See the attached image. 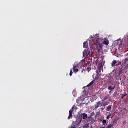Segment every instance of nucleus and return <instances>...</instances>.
<instances>
[{
    "instance_id": "2eb2a0df",
    "label": "nucleus",
    "mask_w": 128,
    "mask_h": 128,
    "mask_svg": "<svg viewBox=\"0 0 128 128\" xmlns=\"http://www.w3.org/2000/svg\"><path fill=\"white\" fill-rule=\"evenodd\" d=\"M114 126V122H113L112 124H110L106 128H112Z\"/></svg>"
},
{
    "instance_id": "f3484780",
    "label": "nucleus",
    "mask_w": 128,
    "mask_h": 128,
    "mask_svg": "<svg viewBox=\"0 0 128 128\" xmlns=\"http://www.w3.org/2000/svg\"><path fill=\"white\" fill-rule=\"evenodd\" d=\"M108 104V103L106 102H102L101 103L102 106H106Z\"/></svg>"
},
{
    "instance_id": "b1692460",
    "label": "nucleus",
    "mask_w": 128,
    "mask_h": 128,
    "mask_svg": "<svg viewBox=\"0 0 128 128\" xmlns=\"http://www.w3.org/2000/svg\"><path fill=\"white\" fill-rule=\"evenodd\" d=\"M120 74H122V69L120 68L119 71Z\"/></svg>"
},
{
    "instance_id": "72a5a7b5",
    "label": "nucleus",
    "mask_w": 128,
    "mask_h": 128,
    "mask_svg": "<svg viewBox=\"0 0 128 128\" xmlns=\"http://www.w3.org/2000/svg\"><path fill=\"white\" fill-rule=\"evenodd\" d=\"M97 74H98V71H97Z\"/></svg>"
},
{
    "instance_id": "4be33fe9",
    "label": "nucleus",
    "mask_w": 128,
    "mask_h": 128,
    "mask_svg": "<svg viewBox=\"0 0 128 128\" xmlns=\"http://www.w3.org/2000/svg\"><path fill=\"white\" fill-rule=\"evenodd\" d=\"M87 66H92V62H88Z\"/></svg>"
},
{
    "instance_id": "2f4dec72",
    "label": "nucleus",
    "mask_w": 128,
    "mask_h": 128,
    "mask_svg": "<svg viewBox=\"0 0 128 128\" xmlns=\"http://www.w3.org/2000/svg\"><path fill=\"white\" fill-rule=\"evenodd\" d=\"M88 70H90V68H88Z\"/></svg>"
},
{
    "instance_id": "6ab92c4d",
    "label": "nucleus",
    "mask_w": 128,
    "mask_h": 128,
    "mask_svg": "<svg viewBox=\"0 0 128 128\" xmlns=\"http://www.w3.org/2000/svg\"><path fill=\"white\" fill-rule=\"evenodd\" d=\"M90 128V124H86L83 126V128Z\"/></svg>"
},
{
    "instance_id": "4468645a",
    "label": "nucleus",
    "mask_w": 128,
    "mask_h": 128,
    "mask_svg": "<svg viewBox=\"0 0 128 128\" xmlns=\"http://www.w3.org/2000/svg\"><path fill=\"white\" fill-rule=\"evenodd\" d=\"M94 84V81H92V82L90 84H89L87 86L88 88H90V86H92L93 84Z\"/></svg>"
},
{
    "instance_id": "20e7f679",
    "label": "nucleus",
    "mask_w": 128,
    "mask_h": 128,
    "mask_svg": "<svg viewBox=\"0 0 128 128\" xmlns=\"http://www.w3.org/2000/svg\"><path fill=\"white\" fill-rule=\"evenodd\" d=\"M102 102L99 101L96 103L94 106V110H98V108H100L102 106V104H101Z\"/></svg>"
},
{
    "instance_id": "ddd939ff",
    "label": "nucleus",
    "mask_w": 128,
    "mask_h": 128,
    "mask_svg": "<svg viewBox=\"0 0 128 128\" xmlns=\"http://www.w3.org/2000/svg\"><path fill=\"white\" fill-rule=\"evenodd\" d=\"M103 44L106 46H108V44H110V42H108V40H106L104 42Z\"/></svg>"
},
{
    "instance_id": "39448f33",
    "label": "nucleus",
    "mask_w": 128,
    "mask_h": 128,
    "mask_svg": "<svg viewBox=\"0 0 128 128\" xmlns=\"http://www.w3.org/2000/svg\"><path fill=\"white\" fill-rule=\"evenodd\" d=\"M74 74L78 72V66H74Z\"/></svg>"
},
{
    "instance_id": "9b49d317",
    "label": "nucleus",
    "mask_w": 128,
    "mask_h": 128,
    "mask_svg": "<svg viewBox=\"0 0 128 128\" xmlns=\"http://www.w3.org/2000/svg\"><path fill=\"white\" fill-rule=\"evenodd\" d=\"M83 120H86L88 118V114H82Z\"/></svg>"
},
{
    "instance_id": "dca6fc26",
    "label": "nucleus",
    "mask_w": 128,
    "mask_h": 128,
    "mask_svg": "<svg viewBox=\"0 0 128 128\" xmlns=\"http://www.w3.org/2000/svg\"><path fill=\"white\" fill-rule=\"evenodd\" d=\"M112 110V106H108L107 108L106 111L110 112Z\"/></svg>"
},
{
    "instance_id": "c85d7f7f",
    "label": "nucleus",
    "mask_w": 128,
    "mask_h": 128,
    "mask_svg": "<svg viewBox=\"0 0 128 128\" xmlns=\"http://www.w3.org/2000/svg\"><path fill=\"white\" fill-rule=\"evenodd\" d=\"M126 124V121H124V122H123V124Z\"/></svg>"
},
{
    "instance_id": "9d476101",
    "label": "nucleus",
    "mask_w": 128,
    "mask_h": 128,
    "mask_svg": "<svg viewBox=\"0 0 128 128\" xmlns=\"http://www.w3.org/2000/svg\"><path fill=\"white\" fill-rule=\"evenodd\" d=\"M116 64H118V61L114 60L112 64V68H114V66H116Z\"/></svg>"
},
{
    "instance_id": "5701e85b",
    "label": "nucleus",
    "mask_w": 128,
    "mask_h": 128,
    "mask_svg": "<svg viewBox=\"0 0 128 128\" xmlns=\"http://www.w3.org/2000/svg\"><path fill=\"white\" fill-rule=\"evenodd\" d=\"M76 126H78V124H74L71 126V128H76Z\"/></svg>"
},
{
    "instance_id": "7ed1b4c3",
    "label": "nucleus",
    "mask_w": 128,
    "mask_h": 128,
    "mask_svg": "<svg viewBox=\"0 0 128 128\" xmlns=\"http://www.w3.org/2000/svg\"><path fill=\"white\" fill-rule=\"evenodd\" d=\"M102 48H104V45H102V44H98L97 45V50L98 52H100L102 50Z\"/></svg>"
},
{
    "instance_id": "1a4fd4ad",
    "label": "nucleus",
    "mask_w": 128,
    "mask_h": 128,
    "mask_svg": "<svg viewBox=\"0 0 128 128\" xmlns=\"http://www.w3.org/2000/svg\"><path fill=\"white\" fill-rule=\"evenodd\" d=\"M103 66L102 64H100L98 66V70L99 71V72H102V70Z\"/></svg>"
},
{
    "instance_id": "473e14b6",
    "label": "nucleus",
    "mask_w": 128,
    "mask_h": 128,
    "mask_svg": "<svg viewBox=\"0 0 128 128\" xmlns=\"http://www.w3.org/2000/svg\"><path fill=\"white\" fill-rule=\"evenodd\" d=\"M114 94H116V93H114Z\"/></svg>"
},
{
    "instance_id": "a211bd4d",
    "label": "nucleus",
    "mask_w": 128,
    "mask_h": 128,
    "mask_svg": "<svg viewBox=\"0 0 128 128\" xmlns=\"http://www.w3.org/2000/svg\"><path fill=\"white\" fill-rule=\"evenodd\" d=\"M128 62V58H126V59H124V60H123V64H126Z\"/></svg>"
},
{
    "instance_id": "aec40b11",
    "label": "nucleus",
    "mask_w": 128,
    "mask_h": 128,
    "mask_svg": "<svg viewBox=\"0 0 128 128\" xmlns=\"http://www.w3.org/2000/svg\"><path fill=\"white\" fill-rule=\"evenodd\" d=\"M108 96H105V98H104V99L102 101V102H106V100H108Z\"/></svg>"
},
{
    "instance_id": "bb28decb",
    "label": "nucleus",
    "mask_w": 128,
    "mask_h": 128,
    "mask_svg": "<svg viewBox=\"0 0 128 128\" xmlns=\"http://www.w3.org/2000/svg\"><path fill=\"white\" fill-rule=\"evenodd\" d=\"M107 120H110V117L108 115L106 117Z\"/></svg>"
},
{
    "instance_id": "f8f14e48",
    "label": "nucleus",
    "mask_w": 128,
    "mask_h": 128,
    "mask_svg": "<svg viewBox=\"0 0 128 128\" xmlns=\"http://www.w3.org/2000/svg\"><path fill=\"white\" fill-rule=\"evenodd\" d=\"M84 48H88V44L87 42H84Z\"/></svg>"
},
{
    "instance_id": "412c9836",
    "label": "nucleus",
    "mask_w": 128,
    "mask_h": 128,
    "mask_svg": "<svg viewBox=\"0 0 128 128\" xmlns=\"http://www.w3.org/2000/svg\"><path fill=\"white\" fill-rule=\"evenodd\" d=\"M128 96V94H123L122 95V97L121 98L122 100H124V98H125V96Z\"/></svg>"
},
{
    "instance_id": "cd10ccee",
    "label": "nucleus",
    "mask_w": 128,
    "mask_h": 128,
    "mask_svg": "<svg viewBox=\"0 0 128 128\" xmlns=\"http://www.w3.org/2000/svg\"><path fill=\"white\" fill-rule=\"evenodd\" d=\"M84 72H86V70H84V68H83V69L82 70V73H84Z\"/></svg>"
},
{
    "instance_id": "423d86ee",
    "label": "nucleus",
    "mask_w": 128,
    "mask_h": 128,
    "mask_svg": "<svg viewBox=\"0 0 128 128\" xmlns=\"http://www.w3.org/2000/svg\"><path fill=\"white\" fill-rule=\"evenodd\" d=\"M95 40L96 42H100V34H96L94 36Z\"/></svg>"
},
{
    "instance_id": "6e6552de",
    "label": "nucleus",
    "mask_w": 128,
    "mask_h": 128,
    "mask_svg": "<svg viewBox=\"0 0 128 128\" xmlns=\"http://www.w3.org/2000/svg\"><path fill=\"white\" fill-rule=\"evenodd\" d=\"M114 88H116V85H112V86H110L108 88V90H111L110 92H112V90H114Z\"/></svg>"
},
{
    "instance_id": "0eeeda50",
    "label": "nucleus",
    "mask_w": 128,
    "mask_h": 128,
    "mask_svg": "<svg viewBox=\"0 0 128 128\" xmlns=\"http://www.w3.org/2000/svg\"><path fill=\"white\" fill-rule=\"evenodd\" d=\"M78 120H80V122H78V124H80V122H82V120H83L82 114H80L78 116Z\"/></svg>"
},
{
    "instance_id": "7c9ffc66",
    "label": "nucleus",
    "mask_w": 128,
    "mask_h": 128,
    "mask_svg": "<svg viewBox=\"0 0 128 128\" xmlns=\"http://www.w3.org/2000/svg\"><path fill=\"white\" fill-rule=\"evenodd\" d=\"M90 56L91 58H94V56H92V54H91Z\"/></svg>"
},
{
    "instance_id": "c756f323",
    "label": "nucleus",
    "mask_w": 128,
    "mask_h": 128,
    "mask_svg": "<svg viewBox=\"0 0 128 128\" xmlns=\"http://www.w3.org/2000/svg\"><path fill=\"white\" fill-rule=\"evenodd\" d=\"M112 114H109V115H108V116H109L110 117V116H112Z\"/></svg>"
},
{
    "instance_id": "a878e982",
    "label": "nucleus",
    "mask_w": 128,
    "mask_h": 128,
    "mask_svg": "<svg viewBox=\"0 0 128 128\" xmlns=\"http://www.w3.org/2000/svg\"><path fill=\"white\" fill-rule=\"evenodd\" d=\"M106 122H107L106 120H104L102 121L103 124H106Z\"/></svg>"
},
{
    "instance_id": "393cba45",
    "label": "nucleus",
    "mask_w": 128,
    "mask_h": 128,
    "mask_svg": "<svg viewBox=\"0 0 128 128\" xmlns=\"http://www.w3.org/2000/svg\"><path fill=\"white\" fill-rule=\"evenodd\" d=\"M74 74V72H72V70L70 72V76H72V74Z\"/></svg>"
},
{
    "instance_id": "f03ea898",
    "label": "nucleus",
    "mask_w": 128,
    "mask_h": 128,
    "mask_svg": "<svg viewBox=\"0 0 128 128\" xmlns=\"http://www.w3.org/2000/svg\"><path fill=\"white\" fill-rule=\"evenodd\" d=\"M74 107H76V106H74L70 110L69 112V116L68 117V120H70L71 118H72V112H74Z\"/></svg>"
},
{
    "instance_id": "f257e3e1",
    "label": "nucleus",
    "mask_w": 128,
    "mask_h": 128,
    "mask_svg": "<svg viewBox=\"0 0 128 128\" xmlns=\"http://www.w3.org/2000/svg\"><path fill=\"white\" fill-rule=\"evenodd\" d=\"M90 50H91L90 48L85 50H84V52H83V56H84V58H88V56H90V52H91Z\"/></svg>"
}]
</instances>
